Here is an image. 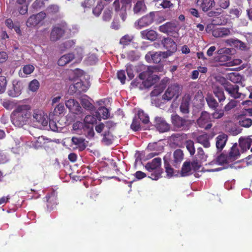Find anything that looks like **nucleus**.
I'll use <instances>...</instances> for the list:
<instances>
[{
	"label": "nucleus",
	"instance_id": "nucleus-1",
	"mask_svg": "<svg viewBox=\"0 0 252 252\" xmlns=\"http://www.w3.org/2000/svg\"><path fill=\"white\" fill-rule=\"evenodd\" d=\"M32 106L30 104L16 105L11 114V121L13 125L22 127L29 124L32 118Z\"/></svg>",
	"mask_w": 252,
	"mask_h": 252
},
{
	"label": "nucleus",
	"instance_id": "nucleus-2",
	"mask_svg": "<svg viewBox=\"0 0 252 252\" xmlns=\"http://www.w3.org/2000/svg\"><path fill=\"white\" fill-rule=\"evenodd\" d=\"M155 69L153 67L148 66L145 71L139 74V79H136L131 83V86L140 89L151 87L158 80L157 75H153Z\"/></svg>",
	"mask_w": 252,
	"mask_h": 252
},
{
	"label": "nucleus",
	"instance_id": "nucleus-3",
	"mask_svg": "<svg viewBox=\"0 0 252 252\" xmlns=\"http://www.w3.org/2000/svg\"><path fill=\"white\" fill-rule=\"evenodd\" d=\"M161 160L160 158H156L151 162H148L145 165V168L147 171L151 172L149 178L154 180H158L160 175L161 172L159 168L161 165Z\"/></svg>",
	"mask_w": 252,
	"mask_h": 252
},
{
	"label": "nucleus",
	"instance_id": "nucleus-4",
	"mask_svg": "<svg viewBox=\"0 0 252 252\" xmlns=\"http://www.w3.org/2000/svg\"><path fill=\"white\" fill-rule=\"evenodd\" d=\"M180 29L181 27L178 21L167 22L160 26L158 28V30L160 32L175 36L176 35L178 34V32Z\"/></svg>",
	"mask_w": 252,
	"mask_h": 252
},
{
	"label": "nucleus",
	"instance_id": "nucleus-5",
	"mask_svg": "<svg viewBox=\"0 0 252 252\" xmlns=\"http://www.w3.org/2000/svg\"><path fill=\"white\" fill-rule=\"evenodd\" d=\"M181 93L180 86L176 83L169 85L164 94L162 95V98L167 101L172 99H177Z\"/></svg>",
	"mask_w": 252,
	"mask_h": 252
},
{
	"label": "nucleus",
	"instance_id": "nucleus-6",
	"mask_svg": "<svg viewBox=\"0 0 252 252\" xmlns=\"http://www.w3.org/2000/svg\"><path fill=\"white\" fill-rule=\"evenodd\" d=\"M223 86L225 91L231 97L235 99L241 98V99H244L245 98L246 95L239 92V88L238 85L226 82L223 84Z\"/></svg>",
	"mask_w": 252,
	"mask_h": 252
},
{
	"label": "nucleus",
	"instance_id": "nucleus-7",
	"mask_svg": "<svg viewBox=\"0 0 252 252\" xmlns=\"http://www.w3.org/2000/svg\"><path fill=\"white\" fill-rule=\"evenodd\" d=\"M154 16L155 13L153 12H151L149 14L143 16L135 22V27L137 29L139 30L142 28L149 26L153 22Z\"/></svg>",
	"mask_w": 252,
	"mask_h": 252
},
{
	"label": "nucleus",
	"instance_id": "nucleus-8",
	"mask_svg": "<svg viewBox=\"0 0 252 252\" xmlns=\"http://www.w3.org/2000/svg\"><path fill=\"white\" fill-rule=\"evenodd\" d=\"M171 120L173 126L178 129H188L191 124L189 120L184 119L177 115L172 114Z\"/></svg>",
	"mask_w": 252,
	"mask_h": 252
},
{
	"label": "nucleus",
	"instance_id": "nucleus-9",
	"mask_svg": "<svg viewBox=\"0 0 252 252\" xmlns=\"http://www.w3.org/2000/svg\"><path fill=\"white\" fill-rule=\"evenodd\" d=\"M33 121L41 125L42 126H47L48 124L47 115L41 110L35 109L32 115Z\"/></svg>",
	"mask_w": 252,
	"mask_h": 252
},
{
	"label": "nucleus",
	"instance_id": "nucleus-10",
	"mask_svg": "<svg viewBox=\"0 0 252 252\" xmlns=\"http://www.w3.org/2000/svg\"><path fill=\"white\" fill-rule=\"evenodd\" d=\"M162 44L164 47L167 49V51L163 52V55L165 57L171 56L177 50L176 43L170 38H164L162 41Z\"/></svg>",
	"mask_w": 252,
	"mask_h": 252
},
{
	"label": "nucleus",
	"instance_id": "nucleus-11",
	"mask_svg": "<svg viewBox=\"0 0 252 252\" xmlns=\"http://www.w3.org/2000/svg\"><path fill=\"white\" fill-rule=\"evenodd\" d=\"M211 121V117L210 114L208 112L204 111L201 113L200 117L197 119V123L199 127L208 129L212 126Z\"/></svg>",
	"mask_w": 252,
	"mask_h": 252
},
{
	"label": "nucleus",
	"instance_id": "nucleus-12",
	"mask_svg": "<svg viewBox=\"0 0 252 252\" xmlns=\"http://www.w3.org/2000/svg\"><path fill=\"white\" fill-rule=\"evenodd\" d=\"M67 28L65 25L56 26L54 27L51 32L50 39L53 41H56L63 36L66 32Z\"/></svg>",
	"mask_w": 252,
	"mask_h": 252
},
{
	"label": "nucleus",
	"instance_id": "nucleus-13",
	"mask_svg": "<svg viewBox=\"0 0 252 252\" xmlns=\"http://www.w3.org/2000/svg\"><path fill=\"white\" fill-rule=\"evenodd\" d=\"M66 107L69 111L73 114H80L82 113V108L79 103L76 100L69 98L65 100Z\"/></svg>",
	"mask_w": 252,
	"mask_h": 252
},
{
	"label": "nucleus",
	"instance_id": "nucleus-14",
	"mask_svg": "<svg viewBox=\"0 0 252 252\" xmlns=\"http://www.w3.org/2000/svg\"><path fill=\"white\" fill-rule=\"evenodd\" d=\"M163 52H149L145 56L146 61L149 63H159L162 59L166 58Z\"/></svg>",
	"mask_w": 252,
	"mask_h": 252
},
{
	"label": "nucleus",
	"instance_id": "nucleus-15",
	"mask_svg": "<svg viewBox=\"0 0 252 252\" xmlns=\"http://www.w3.org/2000/svg\"><path fill=\"white\" fill-rule=\"evenodd\" d=\"M12 88L8 91V95L15 97L20 95L24 88L23 83L19 80H15L12 82Z\"/></svg>",
	"mask_w": 252,
	"mask_h": 252
},
{
	"label": "nucleus",
	"instance_id": "nucleus-16",
	"mask_svg": "<svg viewBox=\"0 0 252 252\" xmlns=\"http://www.w3.org/2000/svg\"><path fill=\"white\" fill-rule=\"evenodd\" d=\"M46 17V13L41 12L36 15H32L27 21V26L28 27H35L39 24Z\"/></svg>",
	"mask_w": 252,
	"mask_h": 252
},
{
	"label": "nucleus",
	"instance_id": "nucleus-17",
	"mask_svg": "<svg viewBox=\"0 0 252 252\" xmlns=\"http://www.w3.org/2000/svg\"><path fill=\"white\" fill-rule=\"evenodd\" d=\"M155 127L160 132H164L170 129V126L161 117L155 118Z\"/></svg>",
	"mask_w": 252,
	"mask_h": 252
},
{
	"label": "nucleus",
	"instance_id": "nucleus-18",
	"mask_svg": "<svg viewBox=\"0 0 252 252\" xmlns=\"http://www.w3.org/2000/svg\"><path fill=\"white\" fill-rule=\"evenodd\" d=\"M232 34V31L230 28L224 27L216 28L212 31V35L215 37H223Z\"/></svg>",
	"mask_w": 252,
	"mask_h": 252
},
{
	"label": "nucleus",
	"instance_id": "nucleus-19",
	"mask_svg": "<svg viewBox=\"0 0 252 252\" xmlns=\"http://www.w3.org/2000/svg\"><path fill=\"white\" fill-rule=\"evenodd\" d=\"M71 141L72 145L74 146L73 148L78 149L79 151H83L87 146L86 141L83 138L73 137Z\"/></svg>",
	"mask_w": 252,
	"mask_h": 252
},
{
	"label": "nucleus",
	"instance_id": "nucleus-20",
	"mask_svg": "<svg viewBox=\"0 0 252 252\" xmlns=\"http://www.w3.org/2000/svg\"><path fill=\"white\" fill-rule=\"evenodd\" d=\"M190 96L189 94H186L183 97L180 109L181 112L184 114H188L189 111Z\"/></svg>",
	"mask_w": 252,
	"mask_h": 252
},
{
	"label": "nucleus",
	"instance_id": "nucleus-21",
	"mask_svg": "<svg viewBox=\"0 0 252 252\" xmlns=\"http://www.w3.org/2000/svg\"><path fill=\"white\" fill-rule=\"evenodd\" d=\"M141 36L143 39L151 41L156 40L158 36V33L154 30L147 29L140 32Z\"/></svg>",
	"mask_w": 252,
	"mask_h": 252
},
{
	"label": "nucleus",
	"instance_id": "nucleus-22",
	"mask_svg": "<svg viewBox=\"0 0 252 252\" xmlns=\"http://www.w3.org/2000/svg\"><path fill=\"white\" fill-rule=\"evenodd\" d=\"M227 139V135L224 133L219 135L216 138V146L218 152L221 151L223 149L225 146Z\"/></svg>",
	"mask_w": 252,
	"mask_h": 252
},
{
	"label": "nucleus",
	"instance_id": "nucleus-23",
	"mask_svg": "<svg viewBox=\"0 0 252 252\" xmlns=\"http://www.w3.org/2000/svg\"><path fill=\"white\" fill-rule=\"evenodd\" d=\"M215 3L216 2L217 5L220 7V9H217L218 11H221V9H225L227 8L230 5L229 0H214ZM221 13L220 11L213 12L211 11L209 13V16H212L214 14H220Z\"/></svg>",
	"mask_w": 252,
	"mask_h": 252
},
{
	"label": "nucleus",
	"instance_id": "nucleus-24",
	"mask_svg": "<svg viewBox=\"0 0 252 252\" xmlns=\"http://www.w3.org/2000/svg\"><path fill=\"white\" fill-rule=\"evenodd\" d=\"M57 193L56 191L53 190L49 195L46 196L47 200V206L50 210L54 208V206L57 205Z\"/></svg>",
	"mask_w": 252,
	"mask_h": 252
},
{
	"label": "nucleus",
	"instance_id": "nucleus-25",
	"mask_svg": "<svg viewBox=\"0 0 252 252\" xmlns=\"http://www.w3.org/2000/svg\"><path fill=\"white\" fill-rule=\"evenodd\" d=\"M146 9L144 0H138L133 7V11L136 14H142L146 12Z\"/></svg>",
	"mask_w": 252,
	"mask_h": 252
},
{
	"label": "nucleus",
	"instance_id": "nucleus-26",
	"mask_svg": "<svg viewBox=\"0 0 252 252\" xmlns=\"http://www.w3.org/2000/svg\"><path fill=\"white\" fill-rule=\"evenodd\" d=\"M197 4L203 11L206 12L215 4V1L214 0H197Z\"/></svg>",
	"mask_w": 252,
	"mask_h": 252
},
{
	"label": "nucleus",
	"instance_id": "nucleus-27",
	"mask_svg": "<svg viewBox=\"0 0 252 252\" xmlns=\"http://www.w3.org/2000/svg\"><path fill=\"white\" fill-rule=\"evenodd\" d=\"M196 139L198 143L201 144L205 148H208L211 146L210 138L206 133L198 135L196 137Z\"/></svg>",
	"mask_w": 252,
	"mask_h": 252
},
{
	"label": "nucleus",
	"instance_id": "nucleus-28",
	"mask_svg": "<svg viewBox=\"0 0 252 252\" xmlns=\"http://www.w3.org/2000/svg\"><path fill=\"white\" fill-rule=\"evenodd\" d=\"M51 140L43 136H39L37 139L32 142V146L35 149H38L40 147L45 146V145L50 142Z\"/></svg>",
	"mask_w": 252,
	"mask_h": 252
},
{
	"label": "nucleus",
	"instance_id": "nucleus-29",
	"mask_svg": "<svg viewBox=\"0 0 252 252\" xmlns=\"http://www.w3.org/2000/svg\"><path fill=\"white\" fill-rule=\"evenodd\" d=\"M240 156V152L238 149V145L237 143H235L230 149L228 156L232 161L237 159Z\"/></svg>",
	"mask_w": 252,
	"mask_h": 252
},
{
	"label": "nucleus",
	"instance_id": "nucleus-30",
	"mask_svg": "<svg viewBox=\"0 0 252 252\" xmlns=\"http://www.w3.org/2000/svg\"><path fill=\"white\" fill-rule=\"evenodd\" d=\"M252 144V139L247 138H241L239 139V146L243 152L249 149Z\"/></svg>",
	"mask_w": 252,
	"mask_h": 252
},
{
	"label": "nucleus",
	"instance_id": "nucleus-31",
	"mask_svg": "<svg viewBox=\"0 0 252 252\" xmlns=\"http://www.w3.org/2000/svg\"><path fill=\"white\" fill-rule=\"evenodd\" d=\"M74 58V55L72 53H68L62 56L58 60L59 65L63 66L70 62Z\"/></svg>",
	"mask_w": 252,
	"mask_h": 252
},
{
	"label": "nucleus",
	"instance_id": "nucleus-32",
	"mask_svg": "<svg viewBox=\"0 0 252 252\" xmlns=\"http://www.w3.org/2000/svg\"><path fill=\"white\" fill-rule=\"evenodd\" d=\"M184 158L183 152L181 149L176 150L173 153V163L175 166L179 164Z\"/></svg>",
	"mask_w": 252,
	"mask_h": 252
},
{
	"label": "nucleus",
	"instance_id": "nucleus-33",
	"mask_svg": "<svg viewBox=\"0 0 252 252\" xmlns=\"http://www.w3.org/2000/svg\"><path fill=\"white\" fill-rule=\"evenodd\" d=\"M34 70V67L32 64L24 66L19 72V75L21 77H25L27 75L31 74Z\"/></svg>",
	"mask_w": 252,
	"mask_h": 252
},
{
	"label": "nucleus",
	"instance_id": "nucleus-34",
	"mask_svg": "<svg viewBox=\"0 0 252 252\" xmlns=\"http://www.w3.org/2000/svg\"><path fill=\"white\" fill-rule=\"evenodd\" d=\"M239 125L245 127H249L252 125V120L241 114L238 117Z\"/></svg>",
	"mask_w": 252,
	"mask_h": 252
},
{
	"label": "nucleus",
	"instance_id": "nucleus-35",
	"mask_svg": "<svg viewBox=\"0 0 252 252\" xmlns=\"http://www.w3.org/2000/svg\"><path fill=\"white\" fill-rule=\"evenodd\" d=\"M5 24L9 29H14L17 34L19 35L21 34L19 25L17 24L14 23L11 19H6L5 21Z\"/></svg>",
	"mask_w": 252,
	"mask_h": 252
},
{
	"label": "nucleus",
	"instance_id": "nucleus-36",
	"mask_svg": "<svg viewBox=\"0 0 252 252\" xmlns=\"http://www.w3.org/2000/svg\"><path fill=\"white\" fill-rule=\"evenodd\" d=\"M109 115L108 109L104 107H100L98 108L96 112V117L98 120L101 118L103 119H107Z\"/></svg>",
	"mask_w": 252,
	"mask_h": 252
},
{
	"label": "nucleus",
	"instance_id": "nucleus-37",
	"mask_svg": "<svg viewBox=\"0 0 252 252\" xmlns=\"http://www.w3.org/2000/svg\"><path fill=\"white\" fill-rule=\"evenodd\" d=\"M213 92L215 96L218 98L220 103L224 101L225 99V97L221 88L218 86H215Z\"/></svg>",
	"mask_w": 252,
	"mask_h": 252
},
{
	"label": "nucleus",
	"instance_id": "nucleus-38",
	"mask_svg": "<svg viewBox=\"0 0 252 252\" xmlns=\"http://www.w3.org/2000/svg\"><path fill=\"white\" fill-rule=\"evenodd\" d=\"M191 167L189 161H185L182 166L181 174L182 176H187L190 174Z\"/></svg>",
	"mask_w": 252,
	"mask_h": 252
},
{
	"label": "nucleus",
	"instance_id": "nucleus-39",
	"mask_svg": "<svg viewBox=\"0 0 252 252\" xmlns=\"http://www.w3.org/2000/svg\"><path fill=\"white\" fill-rule=\"evenodd\" d=\"M80 101L82 105L85 109L89 110H91L93 109L94 106L90 102V101L89 100V98L87 95H84L81 96V97L80 98Z\"/></svg>",
	"mask_w": 252,
	"mask_h": 252
},
{
	"label": "nucleus",
	"instance_id": "nucleus-40",
	"mask_svg": "<svg viewBox=\"0 0 252 252\" xmlns=\"http://www.w3.org/2000/svg\"><path fill=\"white\" fill-rule=\"evenodd\" d=\"M207 158L208 156L205 154L203 149L201 147L198 148L197 149V154L195 156V158L202 162H204L207 160Z\"/></svg>",
	"mask_w": 252,
	"mask_h": 252
},
{
	"label": "nucleus",
	"instance_id": "nucleus-41",
	"mask_svg": "<svg viewBox=\"0 0 252 252\" xmlns=\"http://www.w3.org/2000/svg\"><path fill=\"white\" fill-rule=\"evenodd\" d=\"M242 12V9L240 7H233L229 10V16L233 19L238 18Z\"/></svg>",
	"mask_w": 252,
	"mask_h": 252
},
{
	"label": "nucleus",
	"instance_id": "nucleus-42",
	"mask_svg": "<svg viewBox=\"0 0 252 252\" xmlns=\"http://www.w3.org/2000/svg\"><path fill=\"white\" fill-rule=\"evenodd\" d=\"M206 100L209 107L212 109H215L218 106V102L211 94H207Z\"/></svg>",
	"mask_w": 252,
	"mask_h": 252
},
{
	"label": "nucleus",
	"instance_id": "nucleus-43",
	"mask_svg": "<svg viewBox=\"0 0 252 252\" xmlns=\"http://www.w3.org/2000/svg\"><path fill=\"white\" fill-rule=\"evenodd\" d=\"M65 111V108L63 104L59 103L54 108L53 112L51 113L52 116H59L63 114Z\"/></svg>",
	"mask_w": 252,
	"mask_h": 252
},
{
	"label": "nucleus",
	"instance_id": "nucleus-44",
	"mask_svg": "<svg viewBox=\"0 0 252 252\" xmlns=\"http://www.w3.org/2000/svg\"><path fill=\"white\" fill-rule=\"evenodd\" d=\"M231 161L230 159L229 158V157L223 154H221L220 156H218L216 159V162L220 165L229 163Z\"/></svg>",
	"mask_w": 252,
	"mask_h": 252
},
{
	"label": "nucleus",
	"instance_id": "nucleus-45",
	"mask_svg": "<svg viewBox=\"0 0 252 252\" xmlns=\"http://www.w3.org/2000/svg\"><path fill=\"white\" fill-rule=\"evenodd\" d=\"M2 106L7 110H11L15 106V102L14 100L4 99L1 102Z\"/></svg>",
	"mask_w": 252,
	"mask_h": 252
},
{
	"label": "nucleus",
	"instance_id": "nucleus-46",
	"mask_svg": "<svg viewBox=\"0 0 252 252\" xmlns=\"http://www.w3.org/2000/svg\"><path fill=\"white\" fill-rule=\"evenodd\" d=\"M138 118L142 121L143 124H146L149 122V118L148 116L145 114L142 110L138 111Z\"/></svg>",
	"mask_w": 252,
	"mask_h": 252
},
{
	"label": "nucleus",
	"instance_id": "nucleus-47",
	"mask_svg": "<svg viewBox=\"0 0 252 252\" xmlns=\"http://www.w3.org/2000/svg\"><path fill=\"white\" fill-rule=\"evenodd\" d=\"M103 142L106 145H109L112 143L113 138V136L111 134L109 131H105L103 134Z\"/></svg>",
	"mask_w": 252,
	"mask_h": 252
},
{
	"label": "nucleus",
	"instance_id": "nucleus-48",
	"mask_svg": "<svg viewBox=\"0 0 252 252\" xmlns=\"http://www.w3.org/2000/svg\"><path fill=\"white\" fill-rule=\"evenodd\" d=\"M39 87V83L36 79L32 80L29 85V90L33 92H36Z\"/></svg>",
	"mask_w": 252,
	"mask_h": 252
},
{
	"label": "nucleus",
	"instance_id": "nucleus-49",
	"mask_svg": "<svg viewBox=\"0 0 252 252\" xmlns=\"http://www.w3.org/2000/svg\"><path fill=\"white\" fill-rule=\"evenodd\" d=\"M133 38V36L132 35L126 34L121 38L120 43L123 45H127L130 43Z\"/></svg>",
	"mask_w": 252,
	"mask_h": 252
},
{
	"label": "nucleus",
	"instance_id": "nucleus-50",
	"mask_svg": "<svg viewBox=\"0 0 252 252\" xmlns=\"http://www.w3.org/2000/svg\"><path fill=\"white\" fill-rule=\"evenodd\" d=\"M238 101L235 99H231L225 106L224 109L225 111H228L237 106Z\"/></svg>",
	"mask_w": 252,
	"mask_h": 252
},
{
	"label": "nucleus",
	"instance_id": "nucleus-51",
	"mask_svg": "<svg viewBox=\"0 0 252 252\" xmlns=\"http://www.w3.org/2000/svg\"><path fill=\"white\" fill-rule=\"evenodd\" d=\"M96 121V117L92 115L86 116L84 120V123L85 126H87V125H93L95 123Z\"/></svg>",
	"mask_w": 252,
	"mask_h": 252
},
{
	"label": "nucleus",
	"instance_id": "nucleus-52",
	"mask_svg": "<svg viewBox=\"0 0 252 252\" xmlns=\"http://www.w3.org/2000/svg\"><path fill=\"white\" fill-rule=\"evenodd\" d=\"M186 148L190 154L192 156L195 153V148L194 145V142L191 140H188L186 143Z\"/></svg>",
	"mask_w": 252,
	"mask_h": 252
},
{
	"label": "nucleus",
	"instance_id": "nucleus-53",
	"mask_svg": "<svg viewBox=\"0 0 252 252\" xmlns=\"http://www.w3.org/2000/svg\"><path fill=\"white\" fill-rule=\"evenodd\" d=\"M49 121L48 123L51 129L54 131H57L59 130V127L57 125V124L53 120V118H52V114H50L49 116Z\"/></svg>",
	"mask_w": 252,
	"mask_h": 252
},
{
	"label": "nucleus",
	"instance_id": "nucleus-54",
	"mask_svg": "<svg viewBox=\"0 0 252 252\" xmlns=\"http://www.w3.org/2000/svg\"><path fill=\"white\" fill-rule=\"evenodd\" d=\"M97 60V58L94 54H89L85 60V61L87 64L93 65L96 63Z\"/></svg>",
	"mask_w": 252,
	"mask_h": 252
},
{
	"label": "nucleus",
	"instance_id": "nucleus-55",
	"mask_svg": "<svg viewBox=\"0 0 252 252\" xmlns=\"http://www.w3.org/2000/svg\"><path fill=\"white\" fill-rule=\"evenodd\" d=\"M202 162L199 161L197 159H194L191 162H190L191 167L192 170L194 171L199 170L201 166V163Z\"/></svg>",
	"mask_w": 252,
	"mask_h": 252
},
{
	"label": "nucleus",
	"instance_id": "nucleus-56",
	"mask_svg": "<svg viewBox=\"0 0 252 252\" xmlns=\"http://www.w3.org/2000/svg\"><path fill=\"white\" fill-rule=\"evenodd\" d=\"M6 79L4 76H0V94L3 93L6 89Z\"/></svg>",
	"mask_w": 252,
	"mask_h": 252
},
{
	"label": "nucleus",
	"instance_id": "nucleus-57",
	"mask_svg": "<svg viewBox=\"0 0 252 252\" xmlns=\"http://www.w3.org/2000/svg\"><path fill=\"white\" fill-rule=\"evenodd\" d=\"M48 0H36L32 4V7L34 9H38L43 7L45 2Z\"/></svg>",
	"mask_w": 252,
	"mask_h": 252
},
{
	"label": "nucleus",
	"instance_id": "nucleus-58",
	"mask_svg": "<svg viewBox=\"0 0 252 252\" xmlns=\"http://www.w3.org/2000/svg\"><path fill=\"white\" fill-rule=\"evenodd\" d=\"M127 57L130 61H134L138 59L139 56L134 51H130L127 53Z\"/></svg>",
	"mask_w": 252,
	"mask_h": 252
},
{
	"label": "nucleus",
	"instance_id": "nucleus-59",
	"mask_svg": "<svg viewBox=\"0 0 252 252\" xmlns=\"http://www.w3.org/2000/svg\"><path fill=\"white\" fill-rule=\"evenodd\" d=\"M73 87L76 89V91H86L88 87L82 84V82H77L73 85Z\"/></svg>",
	"mask_w": 252,
	"mask_h": 252
},
{
	"label": "nucleus",
	"instance_id": "nucleus-60",
	"mask_svg": "<svg viewBox=\"0 0 252 252\" xmlns=\"http://www.w3.org/2000/svg\"><path fill=\"white\" fill-rule=\"evenodd\" d=\"M120 1H121V3L122 4V6H124V4H128L130 2L131 0H116L114 1V4L115 6V9L116 11H118L119 10L120 5Z\"/></svg>",
	"mask_w": 252,
	"mask_h": 252
},
{
	"label": "nucleus",
	"instance_id": "nucleus-61",
	"mask_svg": "<svg viewBox=\"0 0 252 252\" xmlns=\"http://www.w3.org/2000/svg\"><path fill=\"white\" fill-rule=\"evenodd\" d=\"M103 8V5L101 3H98L93 9V13L95 16L98 17L100 15Z\"/></svg>",
	"mask_w": 252,
	"mask_h": 252
},
{
	"label": "nucleus",
	"instance_id": "nucleus-62",
	"mask_svg": "<svg viewBox=\"0 0 252 252\" xmlns=\"http://www.w3.org/2000/svg\"><path fill=\"white\" fill-rule=\"evenodd\" d=\"M76 58L78 61L80 62L83 58V55L84 53L83 49L81 47H78L76 49Z\"/></svg>",
	"mask_w": 252,
	"mask_h": 252
},
{
	"label": "nucleus",
	"instance_id": "nucleus-63",
	"mask_svg": "<svg viewBox=\"0 0 252 252\" xmlns=\"http://www.w3.org/2000/svg\"><path fill=\"white\" fill-rule=\"evenodd\" d=\"M126 71L128 77L130 79H132L134 77L133 70L132 66L131 64H127L126 66Z\"/></svg>",
	"mask_w": 252,
	"mask_h": 252
},
{
	"label": "nucleus",
	"instance_id": "nucleus-64",
	"mask_svg": "<svg viewBox=\"0 0 252 252\" xmlns=\"http://www.w3.org/2000/svg\"><path fill=\"white\" fill-rule=\"evenodd\" d=\"M131 128L134 131H138L140 129V124L137 119H133L131 125Z\"/></svg>",
	"mask_w": 252,
	"mask_h": 252
}]
</instances>
